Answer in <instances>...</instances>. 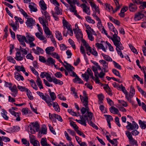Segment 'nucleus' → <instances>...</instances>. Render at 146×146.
I'll return each mask as SVG.
<instances>
[{
  "mask_svg": "<svg viewBox=\"0 0 146 146\" xmlns=\"http://www.w3.org/2000/svg\"><path fill=\"white\" fill-rule=\"evenodd\" d=\"M50 97L51 99L50 98V97L48 94H46V96H47V98H48V100L47 99V101L49 102V104H47L48 106L49 107H51L52 106V102H53V101L56 98V94L55 93L53 92H52V93H50Z\"/></svg>",
  "mask_w": 146,
  "mask_h": 146,
  "instance_id": "6",
  "label": "nucleus"
},
{
  "mask_svg": "<svg viewBox=\"0 0 146 146\" xmlns=\"http://www.w3.org/2000/svg\"><path fill=\"white\" fill-rule=\"evenodd\" d=\"M29 110L27 108H24L22 109V112L23 115H26L29 112Z\"/></svg>",
  "mask_w": 146,
  "mask_h": 146,
  "instance_id": "60",
  "label": "nucleus"
},
{
  "mask_svg": "<svg viewBox=\"0 0 146 146\" xmlns=\"http://www.w3.org/2000/svg\"><path fill=\"white\" fill-rule=\"evenodd\" d=\"M86 20L90 23L94 24L95 23V21L92 19L89 16H87L85 17Z\"/></svg>",
  "mask_w": 146,
  "mask_h": 146,
  "instance_id": "40",
  "label": "nucleus"
},
{
  "mask_svg": "<svg viewBox=\"0 0 146 146\" xmlns=\"http://www.w3.org/2000/svg\"><path fill=\"white\" fill-rule=\"evenodd\" d=\"M83 94L84 97L81 95H80V96L81 101L82 102H85L86 103V104L88 102V94H87L86 92L85 91H83Z\"/></svg>",
  "mask_w": 146,
  "mask_h": 146,
  "instance_id": "12",
  "label": "nucleus"
},
{
  "mask_svg": "<svg viewBox=\"0 0 146 146\" xmlns=\"http://www.w3.org/2000/svg\"><path fill=\"white\" fill-rule=\"evenodd\" d=\"M113 73L116 76H118L119 77L121 78V76L119 72L115 69H112V70Z\"/></svg>",
  "mask_w": 146,
  "mask_h": 146,
  "instance_id": "58",
  "label": "nucleus"
},
{
  "mask_svg": "<svg viewBox=\"0 0 146 146\" xmlns=\"http://www.w3.org/2000/svg\"><path fill=\"white\" fill-rule=\"evenodd\" d=\"M92 69L94 72L95 76H96L97 75H98V70H99V68L98 67V66H96V67L94 66H92Z\"/></svg>",
  "mask_w": 146,
  "mask_h": 146,
  "instance_id": "43",
  "label": "nucleus"
},
{
  "mask_svg": "<svg viewBox=\"0 0 146 146\" xmlns=\"http://www.w3.org/2000/svg\"><path fill=\"white\" fill-rule=\"evenodd\" d=\"M9 89L13 93H18V90L16 85H14L12 87H10Z\"/></svg>",
  "mask_w": 146,
  "mask_h": 146,
  "instance_id": "47",
  "label": "nucleus"
},
{
  "mask_svg": "<svg viewBox=\"0 0 146 146\" xmlns=\"http://www.w3.org/2000/svg\"><path fill=\"white\" fill-rule=\"evenodd\" d=\"M110 111L113 114H117L119 112L118 109L115 107H112L110 108Z\"/></svg>",
  "mask_w": 146,
  "mask_h": 146,
  "instance_id": "35",
  "label": "nucleus"
},
{
  "mask_svg": "<svg viewBox=\"0 0 146 146\" xmlns=\"http://www.w3.org/2000/svg\"><path fill=\"white\" fill-rule=\"evenodd\" d=\"M118 101L119 103L121 104L124 107H127L128 106L126 102L124 100H118Z\"/></svg>",
  "mask_w": 146,
  "mask_h": 146,
  "instance_id": "52",
  "label": "nucleus"
},
{
  "mask_svg": "<svg viewBox=\"0 0 146 146\" xmlns=\"http://www.w3.org/2000/svg\"><path fill=\"white\" fill-rule=\"evenodd\" d=\"M70 125L71 126L74 128L75 130L78 129L79 128L77 125L76 124L75 122L73 121H72L70 122Z\"/></svg>",
  "mask_w": 146,
  "mask_h": 146,
  "instance_id": "62",
  "label": "nucleus"
},
{
  "mask_svg": "<svg viewBox=\"0 0 146 146\" xmlns=\"http://www.w3.org/2000/svg\"><path fill=\"white\" fill-rule=\"evenodd\" d=\"M54 110L57 112H59L60 110V108L58 104L56 102H52V105Z\"/></svg>",
  "mask_w": 146,
  "mask_h": 146,
  "instance_id": "30",
  "label": "nucleus"
},
{
  "mask_svg": "<svg viewBox=\"0 0 146 146\" xmlns=\"http://www.w3.org/2000/svg\"><path fill=\"white\" fill-rule=\"evenodd\" d=\"M30 141L31 144H32L36 140L35 139V136L33 135H30L29 136Z\"/></svg>",
  "mask_w": 146,
  "mask_h": 146,
  "instance_id": "56",
  "label": "nucleus"
},
{
  "mask_svg": "<svg viewBox=\"0 0 146 146\" xmlns=\"http://www.w3.org/2000/svg\"><path fill=\"white\" fill-rule=\"evenodd\" d=\"M102 55L104 57V59L106 61H112V60L111 58L108 55H105L104 53H102Z\"/></svg>",
  "mask_w": 146,
  "mask_h": 146,
  "instance_id": "38",
  "label": "nucleus"
},
{
  "mask_svg": "<svg viewBox=\"0 0 146 146\" xmlns=\"http://www.w3.org/2000/svg\"><path fill=\"white\" fill-rule=\"evenodd\" d=\"M114 45L116 47V50L118 54L121 57L123 58V55L121 50L123 49L124 47L121 42H118Z\"/></svg>",
  "mask_w": 146,
  "mask_h": 146,
  "instance_id": "5",
  "label": "nucleus"
},
{
  "mask_svg": "<svg viewBox=\"0 0 146 146\" xmlns=\"http://www.w3.org/2000/svg\"><path fill=\"white\" fill-rule=\"evenodd\" d=\"M35 21L32 18H28L26 21V23L27 26L28 27L32 29L33 28V26L35 25Z\"/></svg>",
  "mask_w": 146,
  "mask_h": 146,
  "instance_id": "9",
  "label": "nucleus"
},
{
  "mask_svg": "<svg viewBox=\"0 0 146 146\" xmlns=\"http://www.w3.org/2000/svg\"><path fill=\"white\" fill-rule=\"evenodd\" d=\"M23 144L25 145L26 146H29L30 143L29 141H27L26 139H22L21 140Z\"/></svg>",
  "mask_w": 146,
  "mask_h": 146,
  "instance_id": "61",
  "label": "nucleus"
},
{
  "mask_svg": "<svg viewBox=\"0 0 146 146\" xmlns=\"http://www.w3.org/2000/svg\"><path fill=\"white\" fill-rule=\"evenodd\" d=\"M131 134V133L128 131H125V134L128 138L129 141L131 140H132V139L133 138Z\"/></svg>",
  "mask_w": 146,
  "mask_h": 146,
  "instance_id": "45",
  "label": "nucleus"
},
{
  "mask_svg": "<svg viewBox=\"0 0 146 146\" xmlns=\"http://www.w3.org/2000/svg\"><path fill=\"white\" fill-rule=\"evenodd\" d=\"M36 25L38 27V30L41 33L38 32L36 33L35 34L36 36L40 40L43 41V42L46 43L47 42V40L43 35L42 30V28L40 27L38 24H37Z\"/></svg>",
  "mask_w": 146,
  "mask_h": 146,
  "instance_id": "3",
  "label": "nucleus"
},
{
  "mask_svg": "<svg viewBox=\"0 0 146 146\" xmlns=\"http://www.w3.org/2000/svg\"><path fill=\"white\" fill-rule=\"evenodd\" d=\"M86 31L88 35V37L89 39L91 41H93L94 37L92 36V33H90L87 30H86Z\"/></svg>",
  "mask_w": 146,
  "mask_h": 146,
  "instance_id": "48",
  "label": "nucleus"
},
{
  "mask_svg": "<svg viewBox=\"0 0 146 146\" xmlns=\"http://www.w3.org/2000/svg\"><path fill=\"white\" fill-rule=\"evenodd\" d=\"M62 23L64 27L66 28L67 29L69 28L70 27V25L69 24L68 22L65 19L64 17H63Z\"/></svg>",
  "mask_w": 146,
  "mask_h": 146,
  "instance_id": "26",
  "label": "nucleus"
},
{
  "mask_svg": "<svg viewBox=\"0 0 146 146\" xmlns=\"http://www.w3.org/2000/svg\"><path fill=\"white\" fill-rule=\"evenodd\" d=\"M15 68L19 72L22 71L24 72L25 71V70L23 66H15Z\"/></svg>",
  "mask_w": 146,
  "mask_h": 146,
  "instance_id": "32",
  "label": "nucleus"
},
{
  "mask_svg": "<svg viewBox=\"0 0 146 146\" xmlns=\"http://www.w3.org/2000/svg\"><path fill=\"white\" fill-rule=\"evenodd\" d=\"M14 75L15 78L18 81H19L20 80L23 81L24 80V79L23 76L21 75L18 72H15L14 73Z\"/></svg>",
  "mask_w": 146,
  "mask_h": 146,
  "instance_id": "22",
  "label": "nucleus"
},
{
  "mask_svg": "<svg viewBox=\"0 0 146 146\" xmlns=\"http://www.w3.org/2000/svg\"><path fill=\"white\" fill-rule=\"evenodd\" d=\"M76 37L78 41H80V40L82 39L83 37L82 33H80V34L78 33H76Z\"/></svg>",
  "mask_w": 146,
  "mask_h": 146,
  "instance_id": "42",
  "label": "nucleus"
},
{
  "mask_svg": "<svg viewBox=\"0 0 146 146\" xmlns=\"http://www.w3.org/2000/svg\"><path fill=\"white\" fill-rule=\"evenodd\" d=\"M40 143L42 146H50V145L47 143L46 138H42Z\"/></svg>",
  "mask_w": 146,
  "mask_h": 146,
  "instance_id": "29",
  "label": "nucleus"
},
{
  "mask_svg": "<svg viewBox=\"0 0 146 146\" xmlns=\"http://www.w3.org/2000/svg\"><path fill=\"white\" fill-rule=\"evenodd\" d=\"M37 80L36 81L37 84L40 89H43L44 88L42 81L41 79L39 76H36Z\"/></svg>",
  "mask_w": 146,
  "mask_h": 146,
  "instance_id": "18",
  "label": "nucleus"
},
{
  "mask_svg": "<svg viewBox=\"0 0 146 146\" xmlns=\"http://www.w3.org/2000/svg\"><path fill=\"white\" fill-rule=\"evenodd\" d=\"M32 50L35 54L38 55L40 54V53L42 54L44 52L43 49L38 46L36 47V49L33 48Z\"/></svg>",
  "mask_w": 146,
  "mask_h": 146,
  "instance_id": "15",
  "label": "nucleus"
},
{
  "mask_svg": "<svg viewBox=\"0 0 146 146\" xmlns=\"http://www.w3.org/2000/svg\"><path fill=\"white\" fill-rule=\"evenodd\" d=\"M73 82L76 83H78L80 84H83L84 82L81 79L79 78L78 76H77L73 80Z\"/></svg>",
  "mask_w": 146,
  "mask_h": 146,
  "instance_id": "27",
  "label": "nucleus"
},
{
  "mask_svg": "<svg viewBox=\"0 0 146 146\" xmlns=\"http://www.w3.org/2000/svg\"><path fill=\"white\" fill-rule=\"evenodd\" d=\"M63 66L68 71L72 69H74V68L72 66H71L70 64H69L67 65L63 64Z\"/></svg>",
  "mask_w": 146,
  "mask_h": 146,
  "instance_id": "44",
  "label": "nucleus"
},
{
  "mask_svg": "<svg viewBox=\"0 0 146 146\" xmlns=\"http://www.w3.org/2000/svg\"><path fill=\"white\" fill-rule=\"evenodd\" d=\"M39 21L42 25L44 32L46 35H50L51 33L49 28L47 26L48 25V22L45 20H44L41 18H39Z\"/></svg>",
  "mask_w": 146,
  "mask_h": 146,
  "instance_id": "2",
  "label": "nucleus"
},
{
  "mask_svg": "<svg viewBox=\"0 0 146 146\" xmlns=\"http://www.w3.org/2000/svg\"><path fill=\"white\" fill-rule=\"evenodd\" d=\"M39 5L41 9V10H46L47 9L46 5L43 0H40Z\"/></svg>",
  "mask_w": 146,
  "mask_h": 146,
  "instance_id": "20",
  "label": "nucleus"
},
{
  "mask_svg": "<svg viewBox=\"0 0 146 146\" xmlns=\"http://www.w3.org/2000/svg\"><path fill=\"white\" fill-rule=\"evenodd\" d=\"M99 62L102 64L103 66V69L104 70V72H107L109 71L108 66V63L106 62L104 60H100Z\"/></svg>",
  "mask_w": 146,
  "mask_h": 146,
  "instance_id": "10",
  "label": "nucleus"
},
{
  "mask_svg": "<svg viewBox=\"0 0 146 146\" xmlns=\"http://www.w3.org/2000/svg\"><path fill=\"white\" fill-rule=\"evenodd\" d=\"M83 105L84 106L85 108L82 107L81 109V111L82 115L84 114L86 112L87 113L84 115L83 116H80V120H78L76 119L75 121L78 123H80L82 125H84L85 126H86V121L88 120V118H89V119L91 120L92 119L93 113L90 112V109L88 106V103H86L85 102H82Z\"/></svg>",
  "mask_w": 146,
  "mask_h": 146,
  "instance_id": "1",
  "label": "nucleus"
},
{
  "mask_svg": "<svg viewBox=\"0 0 146 146\" xmlns=\"http://www.w3.org/2000/svg\"><path fill=\"white\" fill-rule=\"evenodd\" d=\"M82 6L83 11L84 12L86 13L88 15H90V8L85 4H82L81 5Z\"/></svg>",
  "mask_w": 146,
  "mask_h": 146,
  "instance_id": "14",
  "label": "nucleus"
},
{
  "mask_svg": "<svg viewBox=\"0 0 146 146\" xmlns=\"http://www.w3.org/2000/svg\"><path fill=\"white\" fill-rule=\"evenodd\" d=\"M91 120H89V118H88V120H86V122H88L90 125L92 126L94 128L96 129H98V127L94 123L91 121Z\"/></svg>",
  "mask_w": 146,
  "mask_h": 146,
  "instance_id": "39",
  "label": "nucleus"
},
{
  "mask_svg": "<svg viewBox=\"0 0 146 146\" xmlns=\"http://www.w3.org/2000/svg\"><path fill=\"white\" fill-rule=\"evenodd\" d=\"M16 37L18 40L20 42L23 41H25L26 42H28V41L26 37L24 36L20 35H17Z\"/></svg>",
  "mask_w": 146,
  "mask_h": 146,
  "instance_id": "17",
  "label": "nucleus"
},
{
  "mask_svg": "<svg viewBox=\"0 0 146 146\" xmlns=\"http://www.w3.org/2000/svg\"><path fill=\"white\" fill-rule=\"evenodd\" d=\"M110 143L112 144L114 146H117L118 142L116 139H113L112 140H110Z\"/></svg>",
  "mask_w": 146,
  "mask_h": 146,
  "instance_id": "54",
  "label": "nucleus"
},
{
  "mask_svg": "<svg viewBox=\"0 0 146 146\" xmlns=\"http://www.w3.org/2000/svg\"><path fill=\"white\" fill-rule=\"evenodd\" d=\"M113 62L115 68L119 70L121 69V66H120L118 63L114 61H113Z\"/></svg>",
  "mask_w": 146,
  "mask_h": 146,
  "instance_id": "64",
  "label": "nucleus"
},
{
  "mask_svg": "<svg viewBox=\"0 0 146 146\" xmlns=\"http://www.w3.org/2000/svg\"><path fill=\"white\" fill-rule=\"evenodd\" d=\"M41 12L42 14L45 16V19H44V17H40L38 18V20H39V18H41L44 20H45L47 21H48V20L50 21V18L49 14L47 12L46 10H41Z\"/></svg>",
  "mask_w": 146,
  "mask_h": 146,
  "instance_id": "11",
  "label": "nucleus"
},
{
  "mask_svg": "<svg viewBox=\"0 0 146 146\" xmlns=\"http://www.w3.org/2000/svg\"><path fill=\"white\" fill-rule=\"evenodd\" d=\"M53 115L54 118H56L58 121L60 122L62 121L63 120L62 119L60 115L56 114V115Z\"/></svg>",
  "mask_w": 146,
  "mask_h": 146,
  "instance_id": "63",
  "label": "nucleus"
},
{
  "mask_svg": "<svg viewBox=\"0 0 146 146\" xmlns=\"http://www.w3.org/2000/svg\"><path fill=\"white\" fill-rule=\"evenodd\" d=\"M14 18L16 20L15 23H16L19 22L21 24H22L24 22L23 20L19 17L17 16H15L14 17Z\"/></svg>",
  "mask_w": 146,
  "mask_h": 146,
  "instance_id": "49",
  "label": "nucleus"
},
{
  "mask_svg": "<svg viewBox=\"0 0 146 146\" xmlns=\"http://www.w3.org/2000/svg\"><path fill=\"white\" fill-rule=\"evenodd\" d=\"M29 7L31 11L36 12L37 11V9L36 7L31 5H29Z\"/></svg>",
  "mask_w": 146,
  "mask_h": 146,
  "instance_id": "57",
  "label": "nucleus"
},
{
  "mask_svg": "<svg viewBox=\"0 0 146 146\" xmlns=\"http://www.w3.org/2000/svg\"><path fill=\"white\" fill-rule=\"evenodd\" d=\"M54 50V48L52 46H50L47 47L45 49V51L47 54H50V52Z\"/></svg>",
  "mask_w": 146,
  "mask_h": 146,
  "instance_id": "33",
  "label": "nucleus"
},
{
  "mask_svg": "<svg viewBox=\"0 0 146 146\" xmlns=\"http://www.w3.org/2000/svg\"><path fill=\"white\" fill-rule=\"evenodd\" d=\"M1 115L3 118L6 120H8L9 119V117L7 115V112L4 111H3V113H1Z\"/></svg>",
  "mask_w": 146,
  "mask_h": 146,
  "instance_id": "55",
  "label": "nucleus"
},
{
  "mask_svg": "<svg viewBox=\"0 0 146 146\" xmlns=\"http://www.w3.org/2000/svg\"><path fill=\"white\" fill-rule=\"evenodd\" d=\"M140 126L142 129H145L146 128V121H142L141 120H139Z\"/></svg>",
  "mask_w": 146,
  "mask_h": 146,
  "instance_id": "28",
  "label": "nucleus"
},
{
  "mask_svg": "<svg viewBox=\"0 0 146 146\" xmlns=\"http://www.w3.org/2000/svg\"><path fill=\"white\" fill-rule=\"evenodd\" d=\"M21 54L19 52H17L16 53L15 58L17 61H21L23 60V57L21 56Z\"/></svg>",
  "mask_w": 146,
  "mask_h": 146,
  "instance_id": "24",
  "label": "nucleus"
},
{
  "mask_svg": "<svg viewBox=\"0 0 146 146\" xmlns=\"http://www.w3.org/2000/svg\"><path fill=\"white\" fill-rule=\"evenodd\" d=\"M52 82L55 84H58L59 85H62L63 84L62 81H60L59 80H58L56 78H54L53 79Z\"/></svg>",
  "mask_w": 146,
  "mask_h": 146,
  "instance_id": "41",
  "label": "nucleus"
},
{
  "mask_svg": "<svg viewBox=\"0 0 146 146\" xmlns=\"http://www.w3.org/2000/svg\"><path fill=\"white\" fill-rule=\"evenodd\" d=\"M69 10L70 12L74 13V14L76 12H77L76 6L72 4L70 5Z\"/></svg>",
  "mask_w": 146,
  "mask_h": 146,
  "instance_id": "36",
  "label": "nucleus"
},
{
  "mask_svg": "<svg viewBox=\"0 0 146 146\" xmlns=\"http://www.w3.org/2000/svg\"><path fill=\"white\" fill-rule=\"evenodd\" d=\"M26 38L28 41V42L30 41H34L35 39L34 36L31 35L29 33H27L26 35Z\"/></svg>",
  "mask_w": 146,
  "mask_h": 146,
  "instance_id": "23",
  "label": "nucleus"
},
{
  "mask_svg": "<svg viewBox=\"0 0 146 146\" xmlns=\"http://www.w3.org/2000/svg\"><path fill=\"white\" fill-rule=\"evenodd\" d=\"M117 35H113L112 38H111V40L113 42L114 44L119 42L120 41V38Z\"/></svg>",
  "mask_w": 146,
  "mask_h": 146,
  "instance_id": "19",
  "label": "nucleus"
},
{
  "mask_svg": "<svg viewBox=\"0 0 146 146\" xmlns=\"http://www.w3.org/2000/svg\"><path fill=\"white\" fill-rule=\"evenodd\" d=\"M130 11L131 12L135 11L137 9V6L135 4L130 3L129 5Z\"/></svg>",
  "mask_w": 146,
  "mask_h": 146,
  "instance_id": "25",
  "label": "nucleus"
},
{
  "mask_svg": "<svg viewBox=\"0 0 146 146\" xmlns=\"http://www.w3.org/2000/svg\"><path fill=\"white\" fill-rule=\"evenodd\" d=\"M55 62V60L50 57L48 58L46 60V64L50 66L52 64H54Z\"/></svg>",
  "mask_w": 146,
  "mask_h": 146,
  "instance_id": "21",
  "label": "nucleus"
},
{
  "mask_svg": "<svg viewBox=\"0 0 146 146\" xmlns=\"http://www.w3.org/2000/svg\"><path fill=\"white\" fill-rule=\"evenodd\" d=\"M127 123L128 125L126 127L127 130H135L139 128L138 125L134 121H133L132 123L128 121Z\"/></svg>",
  "mask_w": 146,
  "mask_h": 146,
  "instance_id": "8",
  "label": "nucleus"
},
{
  "mask_svg": "<svg viewBox=\"0 0 146 146\" xmlns=\"http://www.w3.org/2000/svg\"><path fill=\"white\" fill-rule=\"evenodd\" d=\"M116 6V7L115 10H113V13H115L117 10H118L120 8V6L118 2V1L117 0H114Z\"/></svg>",
  "mask_w": 146,
  "mask_h": 146,
  "instance_id": "46",
  "label": "nucleus"
},
{
  "mask_svg": "<svg viewBox=\"0 0 146 146\" xmlns=\"http://www.w3.org/2000/svg\"><path fill=\"white\" fill-rule=\"evenodd\" d=\"M17 88L18 89L21 91L26 92L28 89L27 88L23 86H20L19 85H18Z\"/></svg>",
  "mask_w": 146,
  "mask_h": 146,
  "instance_id": "53",
  "label": "nucleus"
},
{
  "mask_svg": "<svg viewBox=\"0 0 146 146\" xmlns=\"http://www.w3.org/2000/svg\"><path fill=\"white\" fill-rule=\"evenodd\" d=\"M27 94L29 98L31 100H33V96L31 91L28 89L26 91Z\"/></svg>",
  "mask_w": 146,
  "mask_h": 146,
  "instance_id": "37",
  "label": "nucleus"
},
{
  "mask_svg": "<svg viewBox=\"0 0 146 146\" xmlns=\"http://www.w3.org/2000/svg\"><path fill=\"white\" fill-rule=\"evenodd\" d=\"M59 6H56L55 8V13L57 15H62V10L58 7Z\"/></svg>",
  "mask_w": 146,
  "mask_h": 146,
  "instance_id": "34",
  "label": "nucleus"
},
{
  "mask_svg": "<svg viewBox=\"0 0 146 146\" xmlns=\"http://www.w3.org/2000/svg\"><path fill=\"white\" fill-rule=\"evenodd\" d=\"M135 93V89L132 85L130 86V90L129 94L127 92L125 94V98L128 101L131 102V99Z\"/></svg>",
  "mask_w": 146,
  "mask_h": 146,
  "instance_id": "4",
  "label": "nucleus"
},
{
  "mask_svg": "<svg viewBox=\"0 0 146 146\" xmlns=\"http://www.w3.org/2000/svg\"><path fill=\"white\" fill-rule=\"evenodd\" d=\"M129 46L131 51L134 53L137 54H138V52L137 51V50L135 48V47L132 46L131 44H129Z\"/></svg>",
  "mask_w": 146,
  "mask_h": 146,
  "instance_id": "50",
  "label": "nucleus"
},
{
  "mask_svg": "<svg viewBox=\"0 0 146 146\" xmlns=\"http://www.w3.org/2000/svg\"><path fill=\"white\" fill-rule=\"evenodd\" d=\"M21 113L18 112H16L13 115H14L16 117V120L17 121H19L21 120L20 115Z\"/></svg>",
  "mask_w": 146,
  "mask_h": 146,
  "instance_id": "51",
  "label": "nucleus"
},
{
  "mask_svg": "<svg viewBox=\"0 0 146 146\" xmlns=\"http://www.w3.org/2000/svg\"><path fill=\"white\" fill-rule=\"evenodd\" d=\"M31 124L32 126H31L30 125L29 127L30 129L31 132V133H33L35 132L34 128H35V129H36V131L37 132L39 131L40 127L37 122H36L35 123L33 122L31 123Z\"/></svg>",
  "mask_w": 146,
  "mask_h": 146,
  "instance_id": "7",
  "label": "nucleus"
},
{
  "mask_svg": "<svg viewBox=\"0 0 146 146\" xmlns=\"http://www.w3.org/2000/svg\"><path fill=\"white\" fill-rule=\"evenodd\" d=\"M37 94L43 100H44L47 104H49V102L47 101L48 98L47 96H45L44 94L39 91L36 92Z\"/></svg>",
  "mask_w": 146,
  "mask_h": 146,
  "instance_id": "16",
  "label": "nucleus"
},
{
  "mask_svg": "<svg viewBox=\"0 0 146 146\" xmlns=\"http://www.w3.org/2000/svg\"><path fill=\"white\" fill-rule=\"evenodd\" d=\"M55 35L56 38L59 40H62V36L61 33L58 31H56L55 32Z\"/></svg>",
  "mask_w": 146,
  "mask_h": 146,
  "instance_id": "31",
  "label": "nucleus"
},
{
  "mask_svg": "<svg viewBox=\"0 0 146 146\" xmlns=\"http://www.w3.org/2000/svg\"><path fill=\"white\" fill-rule=\"evenodd\" d=\"M144 16V15L141 12H139L135 14L134 18L135 21H137L141 20Z\"/></svg>",
  "mask_w": 146,
  "mask_h": 146,
  "instance_id": "13",
  "label": "nucleus"
},
{
  "mask_svg": "<svg viewBox=\"0 0 146 146\" xmlns=\"http://www.w3.org/2000/svg\"><path fill=\"white\" fill-rule=\"evenodd\" d=\"M7 60L9 62L15 64V61L11 56H9L6 58Z\"/></svg>",
  "mask_w": 146,
  "mask_h": 146,
  "instance_id": "59",
  "label": "nucleus"
}]
</instances>
